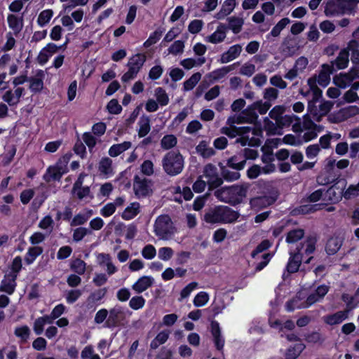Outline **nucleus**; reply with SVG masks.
I'll use <instances>...</instances> for the list:
<instances>
[{"label": "nucleus", "mask_w": 359, "mask_h": 359, "mask_svg": "<svg viewBox=\"0 0 359 359\" xmlns=\"http://www.w3.org/2000/svg\"><path fill=\"white\" fill-rule=\"evenodd\" d=\"M22 258L20 256H16L12 261L11 271L7 273L8 275H15L18 278V273L22 270Z\"/></svg>", "instance_id": "57"}, {"label": "nucleus", "mask_w": 359, "mask_h": 359, "mask_svg": "<svg viewBox=\"0 0 359 359\" xmlns=\"http://www.w3.org/2000/svg\"><path fill=\"white\" fill-rule=\"evenodd\" d=\"M44 75L43 71L41 69H39L36 72V76H39L40 78H36L34 76H31L29 79V89L32 92L36 93L40 92L43 87V81L41 77H43Z\"/></svg>", "instance_id": "28"}, {"label": "nucleus", "mask_w": 359, "mask_h": 359, "mask_svg": "<svg viewBox=\"0 0 359 359\" xmlns=\"http://www.w3.org/2000/svg\"><path fill=\"white\" fill-rule=\"evenodd\" d=\"M305 348V346L302 342H298L292 347H290L286 353L285 359H296Z\"/></svg>", "instance_id": "44"}, {"label": "nucleus", "mask_w": 359, "mask_h": 359, "mask_svg": "<svg viewBox=\"0 0 359 359\" xmlns=\"http://www.w3.org/2000/svg\"><path fill=\"white\" fill-rule=\"evenodd\" d=\"M164 29L158 28L151 33L149 38L144 42L143 46L144 48H149L152 45L156 43L161 38Z\"/></svg>", "instance_id": "46"}, {"label": "nucleus", "mask_w": 359, "mask_h": 359, "mask_svg": "<svg viewBox=\"0 0 359 359\" xmlns=\"http://www.w3.org/2000/svg\"><path fill=\"white\" fill-rule=\"evenodd\" d=\"M358 3L359 0H328L324 13L327 17L342 15L352 11Z\"/></svg>", "instance_id": "8"}, {"label": "nucleus", "mask_w": 359, "mask_h": 359, "mask_svg": "<svg viewBox=\"0 0 359 359\" xmlns=\"http://www.w3.org/2000/svg\"><path fill=\"white\" fill-rule=\"evenodd\" d=\"M334 106L332 101L324 100L319 106L309 105L307 106V111L316 121H320L321 118L327 115Z\"/></svg>", "instance_id": "11"}, {"label": "nucleus", "mask_w": 359, "mask_h": 359, "mask_svg": "<svg viewBox=\"0 0 359 359\" xmlns=\"http://www.w3.org/2000/svg\"><path fill=\"white\" fill-rule=\"evenodd\" d=\"M271 247V243L268 240L263 241L259 243L256 249L251 253L252 259L251 264V271L248 276H255L256 273L262 271L269 263L272 258V255L270 253H264Z\"/></svg>", "instance_id": "4"}, {"label": "nucleus", "mask_w": 359, "mask_h": 359, "mask_svg": "<svg viewBox=\"0 0 359 359\" xmlns=\"http://www.w3.org/2000/svg\"><path fill=\"white\" fill-rule=\"evenodd\" d=\"M209 300V295L206 292H200L194 297L193 303L196 307L203 306Z\"/></svg>", "instance_id": "61"}, {"label": "nucleus", "mask_w": 359, "mask_h": 359, "mask_svg": "<svg viewBox=\"0 0 359 359\" xmlns=\"http://www.w3.org/2000/svg\"><path fill=\"white\" fill-rule=\"evenodd\" d=\"M43 252V249L41 246L29 247L25 256V262L27 265L34 263L35 259L40 256Z\"/></svg>", "instance_id": "35"}, {"label": "nucleus", "mask_w": 359, "mask_h": 359, "mask_svg": "<svg viewBox=\"0 0 359 359\" xmlns=\"http://www.w3.org/2000/svg\"><path fill=\"white\" fill-rule=\"evenodd\" d=\"M329 286L320 285L307 297L305 302L299 303V299L296 297L287 302L285 305L286 310L291 312L295 309L309 308L313 304L321 302L329 292Z\"/></svg>", "instance_id": "6"}, {"label": "nucleus", "mask_w": 359, "mask_h": 359, "mask_svg": "<svg viewBox=\"0 0 359 359\" xmlns=\"http://www.w3.org/2000/svg\"><path fill=\"white\" fill-rule=\"evenodd\" d=\"M91 233L92 231L90 229L80 226L74 230L72 238L74 242L79 243L86 236Z\"/></svg>", "instance_id": "53"}, {"label": "nucleus", "mask_w": 359, "mask_h": 359, "mask_svg": "<svg viewBox=\"0 0 359 359\" xmlns=\"http://www.w3.org/2000/svg\"><path fill=\"white\" fill-rule=\"evenodd\" d=\"M154 280V279L151 276H144L140 277L133 285V289L138 293H142L152 285Z\"/></svg>", "instance_id": "26"}, {"label": "nucleus", "mask_w": 359, "mask_h": 359, "mask_svg": "<svg viewBox=\"0 0 359 359\" xmlns=\"http://www.w3.org/2000/svg\"><path fill=\"white\" fill-rule=\"evenodd\" d=\"M277 200V195L264 196L252 198L250 201L251 208L256 211L266 208Z\"/></svg>", "instance_id": "17"}, {"label": "nucleus", "mask_w": 359, "mask_h": 359, "mask_svg": "<svg viewBox=\"0 0 359 359\" xmlns=\"http://www.w3.org/2000/svg\"><path fill=\"white\" fill-rule=\"evenodd\" d=\"M348 54L351 53V60L353 64H359V41L356 39L351 40L347 47Z\"/></svg>", "instance_id": "33"}, {"label": "nucleus", "mask_w": 359, "mask_h": 359, "mask_svg": "<svg viewBox=\"0 0 359 359\" xmlns=\"http://www.w3.org/2000/svg\"><path fill=\"white\" fill-rule=\"evenodd\" d=\"M140 204L137 202L132 203L128 206L121 215V217L125 220H130L134 218L139 213Z\"/></svg>", "instance_id": "42"}, {"label": "nucleus", "mask_w": 359, "mask_h": 359, "mask_svg": "<svg viewBox=\"0 0 359 359\" xmlns=\"http://www.w3.org/2000/svg\"><path fill=\"white\" fill-rule=\"evenodd\" d=\"M155 95L156 97L157 102L162 107L166 106L169 102V97L165 90L161 88L158 87L155 90Z\"/></svg>", "instance_id": "55"}, {"label": "nucleus", "mask_w": 359, "mask_h": 359, "mask_svg": "<svg viewBox=\"0 0 359 359\" xmlns=\"http://www.w3.org/2000/svg\"><path fill=\"white\" fill-rule=\"evenodd\" d=\"M341 299L346 303L347 309L345 311H351L359 304V294L355 292L353 296H350L348 294H343Z\"/></svg>", "instance_id": "41"}, {"label": "nucleus", "mask_w": 359, "mask_h": 359, "mask_svg": "<svg viewBox=\"0 0 359 359\" xmlns=\"http://www.w3.org/2000/svg\"><path fill=\"white\" fill-rule=\"evenodd\" d=\"M107 109L109 114L116 115L121 112L122 107L116 99H112L108 102Z\"/></svg>", "instance_id": "63"}, {"label": "nucleus", "mask_w": 359, "mask_h": 359, "mask_svg": "<svg viewBox=\"0 0 359 359\" xmlns=\"http://www.w3.org/2000/svg\"><path fill=\"white\" fill-rule=\"evenodd\" d=\"M196 152L203 158H209L215 154V151L208 147V143L205 140H202L196 147Z\"/></svg>", "instance_id": "38"}, {"label": "nucleus", "mask_w": 359, "mask_h": 359, "mask_svg": "<svg viewBox=\"0 0 359 359\" xmlns=\"http://www.w3.org/2000/svg\"><path fill=\"white\" fill-rule=\"evenodd\" d=\"M236 65V64L234 63L229 66H225L222 67V68L217 69L210 73L209 77L212 78V79L214 81H218L224 77L229 72L233 70L234 66Z\"/></svg>", "instance_id": "39"}, {"label": "nucleus", "mask_w": 359, "mask_h": 359, "mask_svg": "<svg viewBox=\"0 0 359 359\" xmlns=\"http://www.w3.org/2000/svg\"><path fill=\"white\" fill-rule=\"evenodd\" d=\"M304 236V231L302 229H294L287 233L286 242L294 243L301 240Z\"/></svg>", "instance_id": "52"}, {"label": "nucleus", "mask_w": 359, "mask_h": 359, "mask_svg": "<svg viewBox=\"0 0 359 359\" xmlns=\"http://www.w3.org/2000/svg\"><path fill=\"white\" fill-rule=\"evenodd\" d=\"M140 128L138 130V136L140 138L144 137L151 130V120L149 116L143 114L138 121Z\"/></svg>", "instance_id": "31"}, {"label": "nucleus", "mask_w": 359, "mask_h": 359, "mask_svg": "<svg viewBox=\"0 0 359 359\" xmlns=\"http://www.w3.org/2000/svg\"><path fill=\"white\" fill-rule=\"evenodd\" d=\"M164 171L170 176H176L181 173L184 168V158L180 151H170L162 160Z\"/></svg>", "instance_id": "7"}, {"label": "nucleus", "mask_w": 359, "mask_h": 359, "mask_svg": "<svg viewBox=\"0 0 359 359\" xmlns=\"http://www.w3.org/2000/svg\"><path fill=\"white\" fill-rule=\"evenodd\" d=\"M241 52V46L238 44L231 46L229 50L221 55V63H227L236 58Z\"/></svg>", "instance_id": "30"}, {"label": "nucleus", "mask_w": 359, "mask_h": 359, "mask_svg": "<svg viewBox=\"0 0 359 359\" xmlns=\"http://www.w3.org/2000/svg\"><path fill=\"white\" fill-rule=\"evenodd\" d=\"M203 217L208 224H228L235 222L239 213L228 206L217 205L210 208Z\"/></svg>", "instance_id": "3"}, {"label": "nucleus", "mask_w": 359, "mask_h": 359, "mask_svg": "<svg viewBox=\"0 0 359 359\" xmlns=\"http://www.w3.org/2000/svg\"><path fill=\"white\" fill-rule=\"evenodd\" d=\"M290 23V20L287 18H284L281 19L272 29L271 32L266 36L267 39H269V36L276 37L279 36L281 31Z\"/></svg>", "instance_id": "48"}, {"label": "nucleus", "mask_w": 359, "mask_h": 359, "mask_svg": "<svg viewBox=\"0 0 359 359\" xmlns=\"http://www.w3.org/2000/svg\"><path fill=\"white\" fill-rule=\"evenodd\" d=\"M177 137L174 135H165L161 141V146L163 149L168 150L176 146Z\"/></svg>", "instance_id": "51"}, {"label": "nucleus", "mask_w": 359, "mask_h": 359, "mask_svg": "<svg viewBox=\"0 0 359 359\" xmlns=\"http://www.w3.org/2000/svg\"><path fill=\"white\" fill-rule=\"evenodd\" d=\"M108 313L109 316L105 321L104 326L108 328H114L119 326L124 315L123 307L116 305L111 309Z\"/></svg>", "instance_id": "14"}, {"label": "nucleus", "mask_w": 359, "mask_h": 359, "mask_svg": "<svg viewBox=\"0 0 359 359\" xmlns=\"http://www.w3.org/2000/svg\"><path fill=\"white\" fill-rule=\"evenodd\" d=\"M147 60V57L144 53H137L133 55L127 64L128 68L134 69L137 73L142 68L144 64Z\"/></svg>", "instance_id": "24"}, {"label": "nucleus", "mask_w": 359, "mask_h": 359, "mask_svg": "<svg viewBox=\"0 0 359 359\" xmlns=\"http://www.w3.org/2000/svg\"><path fill=\"white\" fill-rule=\"evenodd\" d=\"M131 142L129 141H125L121 144H114L109 149V155L111 157H116L125 151L129 149L131 147Z\"/></svg>", "instance_id": "37"}, {"label": "nucleus", "mask_w": 359, "mask_h": 359, "mask_svg": "<svg viewBox=\"0 0 359 359\" xmlns=\"http://www.w3.org/2000/svg\"><path fill=\"white\" fill-rule=\"evenodd\" d=\"M356 78H359V70L352 68L349 72L340 74L339 76H335L334 81L338 87L346 88L351 86Z\"/></svg>", "instance_id": "15"}, {"label": "nucleus", "mask_w": 359, "mask_h": 359, "mask_svg": "<svg viewBox=\"0 0 359 359\" xmlns=\"http://www.w3.org/2000/svg\"><path fill=\"white\" fill-rule=\"evenodd\" d=\"M30 334V329L26 325L16 327L14 330V334L20 339L21 343L27 342L29 339Z\"/></svg>", "instance_id": "43"}, {"label": "nucleus", "mask_w": 359, "mask_h": 359, "mask_svg": "<svg viewBox=\"0 0 359 359\" xmlns=\"http://www.w3.org/2000/svg\"><path fill=\"white\" fill-rule=\"evenodd\" d=\"M210 332L213 337L215 348L218 351H222L224 348L225 340L222 335L219 323L216 320H212L210 323Z\"/></svg>", "instance_id": "19"}, {"label": "nucleus", "mask_w": 359, "mask_h": 359, "mask_svg": "<svg viewBox=\"0 0 359 359\" xmlns=\"http://www.w3.org/2000/svg\"><path fill=\"white\" fill-rule=\"evenodd\" d=\"M145 299L142 296H135L129 302V306L133 310H139L144 307Z\"/></svg>", "instance_id": "62"}, {"label": "nucleus", "mask_w": 359, "mask_h": 359, "mask_svg": "<svg viewBox=\"0 0 359 359\" xmlns=\"http://www.w3.org/2000/svg\"><path fill=\"white\" fill-rule=\"evenodd\" d=\"M278 90L274 88H268L264 90V97L266 101L255 102L248 106V123L252 124L248 126V146L259 147L263 140V132L261 123L257 121L258 114H264L271 107V101L277 99Z\"/></svg>", "instance_id": "1"}, {"label": "nucleus", "mask_w": 359, "mask_h": 359, "mask_svg": "<svg viewBox=\"0 0 359 359\" xmlns=\"http://www.w3.org/2000/svg\"><path fill=\"white\" fill-rule=\"evenodd\" d=\"M16 280L15 275L6 274L0 284V292H6L8 295L13 294L17 286Z\"/></svg>", "instance_id": "20"}, {"label": "nucleus", "mask_w": 359, "mask_h": 359, "mask_svg": "<svg viewBox=\"0 0 359 359\" xmlns=\"http://www.w3.org/2000/svg\"><path fill=\"white\" fill-rule=\"evenodd\" d=\"M70 269L76 273L83 275L86 271V264L81 259L76 258L72 262Z\"/></svg>", "instance_id": "50"}, {"label": "nucleus", "mask_w": 359, "mask_h": 359, "mask_svg": "<svg viewBox=\"0 0 359 359\" xmlns=\"http://www.w3.org/2000/svg\"><path fill=\"white\" fill-rule=\"evenodd\" d=\"M7 22L9 28L14 31L15 33L20 32L23 27L22 17H18L14 14H8L7 17Z\"/></svg>", "instance_id": "36"}, {"label": "nucleus", "mask_w": 359, "mask_h": 359, "mask_svg": "<svg viewBox=\"0 0 359 359\" xmlns=\"http://www.w3.org/2000/svg\"><path fill=\"white\" fill-rule=\"evenodd\" d=\"M247 123V109H243L240 114L230 116L226 121L229 126Z\"/></svg>", "instance_id": "47"}, {"label": "nucleus", "mask_w": 359, "mask_h": 359, "mask_svg": "<svg viewBox=\"0 0 359 359\" xmlns=\"http://www.w3.org/2000/svg\"><path fill=\"white\" fill-rule=\"evenodd\" d=\"M236 5L235 0H226L223 3L220 10L215 14V18L217 20H222L229 15Z\"/></svg>", "instance_id": "29"}, {"label": "nucleus", "mask_w": 359, "mask_h": 359, "mask_svg": "<svg viewBox=\"0 0 359 359\" xmlns=\"http://www.w3.org/2000/svg\"><path fill=\"white\" fill-rule=\"evenodd\" d=\"M247 193V185H232L217 189L215 195L220 201L236 205L242 201Z\"/></svg>", "instance_id": "5"}, {"label": "nucleus", "mask_w": 359, "mask_h": 359, "mask_svg": "<svg viewBox=\"0 0 359 359\" xmlns=\"http://www.w3.org/2000/svg\"><path fill=\"white\" fill-rule=\"evenodd\" d=\"M320 150V147L318 144H310L306 148V156L310 160L314 159L318 156Z\"/></svg>", "instance_id": "60"}, {"label": "nucleus", "mask_w": 359, "mask_h": 359, "mask_svg": "<svg viewBox=\"0 0 359 359\" xmlns=\"http://www.w3.org/2000/svg\"><path fill=\"white\" fill-rule=\"evenodd\" d=\"M344 241V237L340 235L334 234L330 238L325 245L326 252L329 255L336 254L341 248Z\"/></svg>", "instance_id": "21"}, {"label": "nucleus", "mask_w": 359, "mask_h": 359, "mask_svg": "<svg viewBox=\"0 0 359 359\" xmlns=\"http://www.w3.org/2000/svg\"><path fill=\"white\" fill-rule=\"evenodd\" d=\"M154 228L156 236L163 239H167L174 233L175 227L168 215H161L157 217Z\"/></svg>", "instance_id": "10"}, {"label": "nucleus", "mask_w": 359, "mask_h": 359, "mask_svg": "<svg viewBox=\"0 0 359 359\" xmlns=\"http://www.w3.org/2000/svg\"><path fill=\"white\" fill-rule=\"evenodd\" d=\"M346 199H351L352 198L359 196V182L357 184H351L343 194Z\"/></svg>", "instance_id": "64"}, {"label": "nucleus", "mask_w": 359, "mask_h": 359, "mask_svg": "<svg viewBox=\"0 0 359 359\" xmlns=\"http://www.w3.org/2000/svg\"><path fill=\"white\" fill-rule=\"evenodd\" d=\"M228 27L226 25L220 23L215 32L208 36V41L212 43H218L224 41Z\"/></svg>", "instance_id": "27"}, {"label": "nucleus", "mask_w": 359, "mask_h": 359, "mask_svg": "<svg viewBox=\"0 0 359 359\" xmlns=\"http://www.w3.org/2000/svg\"><path fill=\"white\" fill-rule=\"evenodd\" d=\"M243 24V20L242 19L233 17L229 18V25L226 26L228 29H231L234 34H238L241 30Z\"/></svg>", "instance_id": "56"}, {"label": "nucleus", "mask_w": 359, "mask_h": 359, "mask_svg": "<svg viewBox=\"0 0 359 359\" xmlns=\"http://www.w3.org/2000/svg\"><path fill=\"white\" fill-rule=\"evenodd\" d=\"M316 239L313 237L308 238L296 250L289 252L290 257L286 265V270L290 273L298 271L303 261L304 255H310L316 250Z\"/></svg>", "instance_id": "2"}, {"label": "nucleus", "mask_w": 359, "mask_h": 359, "mask_svg": "<svg viewBox=\"0 0 359 359\" xmlns=\"http://www.w3.org/2000/svg\"><path fill=\"white\" fill-rule=\"evenodd\" d=\"M348 311H339L333 314L323 316V319L325 323L330 325H334L341 323L348 318Z\"/></svg>", "instance_id": "22"}, {"label": "nucleus", "mask_w": 359, "mask_h": 359, "mask_svg": "<svg viewBox=\"0 0 359 359\" xmlns=\"http://www.w3.org/2000/svg\"><path fill=\"white\" fill-rule=\"evenodd\" d=\"M340 176L336 167V160L328 157L325 160L323 172L317 177V182L320 185H325L334 182Z\"/></svg>", "instance_id": "9"}, {"label": "nucleus", "mask_w": 359, "mask_h": 359, "mask_svg": "<svg viewBox=\"0 0 359 359\" xmlns=\"http://www.w3.org/2000/svg\"><path fill=\"white\" fill-rule=\"evenodd\" d=\"M107 292V289L106 287L98 289L89 295L88 297V302H92L93 303L101 301Z\"/></svg>", "instance_id": "58"}, {"label": "nucleus", "mask_w": 359, "mask_h": 359, "mask_svg": "<svg viewBox=\"0 0 359 359\" xmlns=\"http://www.w3.org/2000/svg\"><path fill=\"white\" fill-rule=\"evenodd\" d=\"M53 15L51 9H46L41 11L37 18V23L40 27H43L49 22Z\"/></svg>", "instance_id": "54"}, {"label": "nucleus", "mask_w": 359, "mask_h": 359, "mask_svg": "<svg viewBox=\"0 0 359 359\" xmlns=\"http://www.w3.org/2000/svg\"><path fill=\"white\" fill-rule=\"evenodd\" d=\"M348 50L344 48L340 51L334 62H332V67H333V66L335 65L338 69H342L348 66Z\"/></svg>", "instance_id": "34"}, {"label": "nucleus", "mask_w": 359, "mask_h": 359, "mask_svg": "<svg viewBox=\"0 0 359 359\" xmlns=\"http://www.w3.org/2000/svg\"><path fill=\"white\" fill-rule=\"evenodd\" d=\"M112 161L108 157L102 158L99 163L100 172L108 175L111 172Z\"/></svg>", "instance_id": "59"}, {"label": "nucleus", "mask_w": 359, "mask_h": 359, "mask_svg": "<svg viewBox=\"0 0 359 359\" xmlns=\"http://www.w3.org/2000/svg\"><path fill=\"white\" fill-rule=\"evenodd\" d=\"M218 165L220 168V175L225 181L233 182L240 178L241 175L238 171H231L229 168L224 165L222 163H219Z\"/></svg>", "instance_id": "32"}, {"label": "nucleus", "mask_w": 359, "mask_h": 359, "mask_svg": "<svg viewBox=\"0 0 359 359\" xmlns=\"http://www.w3.org/2000/svg\"><path fill=\"white\" fill-rule=\"evenodd\" d=\"M264 129L269 135H278L283 134V130L280 126L279 123L276 121V123L272 122L268 118H265L264 120Z\"/></svg>", "instance_id": "40"}, {"label": "nucleus", "mask_w": 359, "mask_h": 359, "mask_svg": "<svg viewBox=\"0 0 359 359\" xmlns=\"http://www.w3.org/2000/svg\"><path fill=\"white\" fill-rule=\"evenodd\" d=\"M201 79V74L196 72L193 74L190 78L186 80L183 83V88L185 91L192 90Z\"/></svg>", "instance_id": "49"}, {"label": "nucleus", "mask_w": 359, "mask_h": 359, "mask_svg": "<svg viewBox=\"0 0 359 359\" xmlns=\"http://www.w3.org/2000/svg\"><path fill=\"white\" fill-rule=\"evenodd\" d=\"M67 172V170H64L61 165H58L57 163L56 165L49 166L47 168L46 173L43 176V179L46 182H50L52 180L59 181Z\"/></svg>", "instance_id": "18"}, {"label": "nucleus", "mask_w": 359, "mask_h": 359, "mask_svg": "<svg viewBox=\"0 0 359 359\" xmlns=\"http://www.w3.org/2000/svg\"><path fill=\"white\" fill-rule=\"evenodd\" d=\"M333 68L332 66L325 64L321 67L320 70L318 75H314L309 79H314L316 85L318 84L322 87H326L330 81V74H332Z\"/></svg>", "instance_id": "16"}, {"label": "nucleus", "mask_w": 359, "mask_h": 359, "mask_svg": "<svg viewBox=\"0 0 359 359\" xmlns=\"http://www.w3.org/2000/svg\"><path fill=\"white\" fill-rule=\"evenodd\" d=\"M169 337V332L167 331H161L157 334L155 338L150 343L151 349H156L161 344H165Z\"/></svg>", "instance_id": "45"}, {"label": "nucleus", "mask_w": 359, "mask_h": 359, "mask_svg": "<svg viewBox=\"0 0 359 359\" xmlns=\"http://www.w3.org/2000/svg\"><path fill=\"white\" fill-rule=\"evenodd\" d=\"M307 84L310 88L311 93H312V98L308 102V106L316 105V103L320 100L323 95L322 90L316 85V81L314 79H309L307 80Z\"/></svg>", "instance_id": "25"}, {"label": "nucleus", "mask_w": 359, "mask_h": 359, "mask_svg": "<svg viewBox=\"0 0 359 359\" xmlns=\"http://www.w3.org/2000/svg\"><path fill=\"white\" fill-rule=\"evenodd\" d=\"M152 182L151 180L147 178L142 179L138 175H135L133 189L135 194L138 197H146L153 193L151 188Z\"/></svg>", "instance_id": "12"}, {"label": "nucleus", "mask_w": 359, "mask_h": 359, "mask_svg": "<svg viewBox=\"0 0 359 359\" xmlns=\"http://www.w3.org/2000/svg\"><path fill=\"white\" fill-rule=\"evenodd\" d=\"M222 133L227 135L230 138L241 136L236 142L241 143L243 147L247 145V126L236 127L235 126H229V127H223Z\"/></svg>", "instance_id": "13"}, {"label": "nucleus", "mask_w": 359, "mask_h": 359, "mask_svg": "<svg viewBox=\"0 0 359 359\" xmlns=\"http://www.w3.org/2000/svg\"><path fill=\"white\" fill-rule=\"evenodd\" d=\"M244 159L239 161V157L238 156H231L228 159L226 163V167L232 168L236 171H239L244 168L246 161H247V148H244L242 150Z\"/></svg>", "instance_id": "23"}]
</instances>
